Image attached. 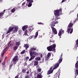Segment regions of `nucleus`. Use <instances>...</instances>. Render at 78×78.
Masks as SVG:
<instances>
[{
	"label": "nucleus",
	"mask_w": 78,
	"mask_h": 78,
	"mask_svg": "<svg viewBox=\"0 0 78 78\" xmlns=\"http://www.w3.org/2000/svg\"><path fill=\"white\" fill-rule=\"evenodd\" d=\"M54 14L55 16V21H52L50 25L52 27H55V24L58 23V21H56L57 20L60 19V17H59V16L60 15H62V9L61 8H60V9L55 10L54 11Z\"/></svg>",
	"instance_id": "nucleus-1"
},
{
	"label": "nucleus",
	"mask_w": 78,
	"mask_h": 78,
	"mask_svg": "<svg viewBox=\"0 0 78 78\" xmlns=\"http://www.w3.org/2000/svg\"><path fill=\"white\" fill-rule=\"evenodd\" d=\"M9 30L7 31L6 34H9L10 32H11V31H12V34H15L17 32V31H18V30H19V27H18V26H14V27L11 26L9 27Z\"/></svg>",
	"instance_id": "nucleus-2"
},
{
	"label": "nucleus",
	"mask_w": 78,
	"mask_h": 78,
	"mask_svg": "<svg viewBox=\"0 0 78 78\" xmlns=\"http://www.w3.org/2000/svg\"><path fill=\"white\" fill-rule=\"evenodd\" d=\"M33 50H36V48H35L34 46L33 47V48H32L31 49H30L29 50L30 55V56H31L29 60V61L33 60L36 56V52H33Z\"/></svg>",
	"instance_id": "nucleus-3"
},
{
	"label": "nucleus",
	"mask_w": 78,
	"mask_h": 78,
	"mask_svg": "<svg viewBox=\"0 0 78 78\" xmlns=\"http://www.w3.org/2000/svg\"><path fill=\"white\" fill-rule=\"evenodd\" d=\"M51 27L52 31L53 32V33L52 31H51L50 32L49 37L51 38L53 37V36L55 35V34H57V30H56V28H55L53 27H52L53 26H51Z\"/></svg>",
	"instance_id": "nucleus-4"
},
{
	"label": "nucleus",
	"mask_w": 78,
	"mask_h": 78,
	"mask_svg": "<svg viewBox=\"0 0 78 78\" xmlns=\"http://www.w3.org/2000/svg\"><path fill=\"white\" fill-rule=\"evenodd\" d=\"M59 63H57L55 66L53 68V69H53L52 67H51L49 69V70L48 71L47 74L48 75H49V74H51V73H53V70H55V69H56V68H57V67H59Z\"/></svg>",
	"instance_id": "nucleus-5"
},
{
	"label": "nucleus",
	"mask_w": 78,
	"mask_h": 78,
	"mask_svg": "<svg viewBox=\"0 0 78 78\" xmlns=\"http://www.w3.org/2000/svg\"><path fill=\"white\" fill-rule=\"evenodd\" d=\"M56 48V44H54L53 45H51L49 47H47V49L48 51H51L53 50L54 51L55 50Z\"/></svg>",
	"instance_id": "nucleus-6"
},
{
	"label": "nucleus",
	"mask_w": 78,
	"mask_h": 78,
	"mask_svg": "<svg viewBox=\"0 0 78 78\" xmlns=\"http://www.w3.org/2000/svg\"><path fill=\"white\" fill-rule=\"evenodd\" d=\"M37 68H38L37 69V72L39 73V74L37 76V78H42V76L41 75L42 73V72L41 73V69L39 68V66L37 65L36 67Z\"/></svg>",
	"instance_id": "nucleus-7"
},
{
	"label": "nucleus",
	"mask_w": 78,
	"mask_h": 78,
	"mask_svg": "<svg viewBox=\"0 0 78 78\" xmlns=\"http://www.w3.org/2000/svg\"><path fill=\"white\" fill-rule=\"evenodd\" d=\"M75 68L76 69V71L75 72V78H76V76H77L78 74V61L76 62L75 64Z\"/></svg>",
	"instance_id": "nucleus-8"
},
{
	"label": "nucleus",
	"mask_w": 78,
	"mask_h": 78,
	"mask_svg": "<svg viewBox=\"0 0 78 78\" xmlns=\"http://www.w3.org/2000/svg\"><path fill=\"white\" fill-rule=\"evenodd\" d=\"M73 25V24L70 23H69V24L68 27H67V32L68 33H69L70 32V31L71 30V28L72 27V26Z\"/></svg>",
	"instance_id": "nucleus-9"
},
{
	"label": "nucleus",
	"mask_w": 78,
	"mask_h": 78,
	"mask_svg": "<svg viewBox=\"0 0 78 78\" xmlns=\"http://www.w3.org/2000/svg\"><path fill=\"white\" fill-rule=\"evenodd\" d=\"M37 36H38V32H37L35 34V35H32L30 36L29 38H28L27 39H31L33 37H34V39H36L37 38Z\"/></svg>",
	"instance_id": "nucleus-10"
},
{
	"label": "nucleus",
	"mask_w": 78,
	"mask_h": 78,
	"mask_svg": "<svg viewBox=\"0 0 78 78\" xmlns=\"http://www.w3.org/2000/svg\"><path fill=\"white\" fill-rule=\"evenodd\" d=\"M13 61H14L13 64H16L15 61H18V57L17 56H16L14 57L13 59Z\"/></svg>",
	"instance_id": "nucleus-11"
},
{
	"label": "nucleus",
	"mask_w": 78,
	"mask_h": 78,
	"mask_svg": "<svg viewBox=\"0 0 78 78\" xmlns=\"http://www.w3.org/2000/svg\"><path fill=\"white\" fill-rule=\"evenodd\" d=\"M60 75V71H58V73H57L55 75V77H56V78H59V76Z\"/></svg>",
	"instance_id": "nucleus-12"
},
{
	"label": "nucleus",
	"mask_w": 78,
	"mask_h": 78,
	"mask_svg": "<svg viewBox=\"0 0 78 78\" xmlns=\"http://www.w3.org/2000/svg\"><path fill=\"white\" fill-rule=\"evenodd\" d=\"M64 30H63L62 29H60L59 30V31L58 33V36H61L62 34H63L64 32Z\"/></svg>",
	"instance_id": "nucleus-13"
},
{
	"label": "nucleus",
	"mask_w": 78,
	"mask_h": 78,
	"mask_svg": "<svg viewBox=\"0 0 78 78\" xmlns=\"http://www.w3.org/2000/svg\"><path fill=\"white\" fill-rule=\"evenodd\" d=\"M33 2H27V3L26 4V5H27V6L28 7H31V6H32V3Z\"/></svg>",
	"instance_id": "nucleus-14"
},
{
	"label": "nucleus",
	"mask_w": 78,
	"mask_h": 78,
	"mask_svg": "<svg viewBox=\"0 0 78 78\" xmlns=\"http://www.w3.org/2000/svg\"><path fill=\"white\" fill-rule=\"evenodd\" d=\"M7 50V48H5L2 52V53L1 55V56H3L4 55V53L6 52V51Z\"/></svg>",
	"instance_id": "nucleus-15"
},
{
	"label": "nucleus",
	"mask_w": 78,
	"mask_h": 78,
	"mask_svg": "<svg viewBox=\"0 0 78 78\" xmlns=\"http://www.w3.org/2000/svg\"><path fill=\"white\" fill-rule=\"evenodd\" d=\"M62 55H61V57H60V59L58 60V62L59 64H60V63H61V62H62Z\"/></svg>",
	"instance_id": "nucleus-16"
},
{
	"label": "nucleus",
	"mask_w": 78,
	"mask_h": 78,
	"mask_svg": "<svg viewBox=\"0 0 78 78\" xmlns=\"http://www.w3.org/2000/svg\"><path fill=\"white\" fill-rule=\"evenodd\" d=\"M4 14V12H1L0 13V19H3V14Z\"/></svg>",
	"instance_id": "nucleus-17"
},
{
	"label": "nucleus",
	"mask_w": 78,
	"mask_h": 78,
	"mask_svg": "<svg viewBox=\"0 0 78 78\" xmlns=\"http://www.w3.org/2000/svg\"><path fill=\"white\" fill-rule=\"evenodd\" d=\"M28 25H26V26H24L22 27L23 30V31H24V30H26V29H27V28H28Z\"/></svg>",
	"instance_id": "nucleus-18"
},
{
	"label": "nucleus",
	"mask_w": 78,
	"mask_h": 78,
	"mask_svg": "<svg viewBox=\"0 0 78 78\" xmlns=\"http://www.w3.org/2000/svg\"><path fill=\"white\" fill-rule=\"evenodd\" d=\"M34 65L35 66H37L38 64V61H35L34 63Z\"/></svg>",
	"instance_id": "nucleus-19"
},
{
	"label": "nucleus",
	"mask_w": 78,
	"mask_h": 78,
	"mask_svg": "<svg viewBox=\"0 0 78 78\" xmlns=\"http://www.w3.org/2000/svg\"><path fill=\"white\" fill-rule=\"evenodd\" d=\"M36 61H41V57H36L35 58Z\"/></svg>",
	"instance_id": "nucleus-20"
},
{
	"label": "nucleus",
	"mask_w": 78,
	"mask_h": 78,
	"mask_svg": "<svg viewBox=\"0 0 78 78\" xmlns=\"http://www.w3.org/2000/svg\"><path fill=\"white\" fill-rule=\"evenodd\" d=\"M16 45L17 46H18V45H20V41H17L16 42Z\"/></svg>",
	"instance_id": "nucleus-21"
},
{
	"label": "nucleus",
	"mask_w": 78,
	"mask_h": 78,
	"mask_svg": "<svg viewBox=\"0 0 78 78\" xmlns=\"http://www.w3.org/2000/svg\"><path fill=\"white\" fill-rule=\"evenodd\" d=\"M24 47L26 48V49H27V48H28L29 47V45H28L27 44H24Z\"/></svg>",
	"instance_id": "nucleus-22"
},
{
	"label": "nucleus",
	"mask_w": 78,
	"mask_h": 78,
	"mask_svg": "<svg viewBox=\"0 0 78 78\" xmlns=\"http://www.w3.org/2000/svg\"><path fill=\"white\" fill-rule=\"evenodd\" d=\"M27 3H28L29 2L33 3V1L32 0H27Z\"/></svg>",
	"instance_id": "nucleus-23"
},
{
	"label": "nucleus",
	"mask_w": 78,
	"mask_h": 78,
	"mask_svg": "<svg viewBox=\"0 0 78 78\" xmlns=\"http://www.w3.org/2000/svg\"><path fill=\"white\" fill-rule=\"evenodd\" d=\"M15 11H16V9H15L14 8H13L11 10V12L13 13L14 12H15Z\"/></svg>",
	"instance_id": "nucleus-24"
},
{
	"label": "nucleus",
	"mask_w": 78,
	"mask_h": 78,
	"mask_svg": "<svg viewBox=\"0 0 78 78\" xmlns=\"http://www.w3.org/2000/svg\"><path fill=\"white\" fill-rule=\"evenodd\" d=\"M27 33H28V31H27V30H25V32L24 33V35H25V36L28 35V34H27Z\"/></svg>",
	"instance_id": "nucleus-25"
},
{
	"label": "nucleus",
	"mask_w": 78,
	"mask_h": 78,
	"mask_svg": "<svg viewBox=\"0 0 78 78\" xmlns=\"http://www.w3.org/2000/svg\"><path fill=\"white\" fill-rule=\"evenodd\" d=\"M17 48H18V47L17 46H15L14 48H13V49L14 50H16L17 49Z\"/></svg>",
	"instance_id": "nucleus-26"
},
{
	"label": "nucleus",
	"mask_w": 78,
	"mask_h": 78,
	"mask_svg": "<svg viewBox=\"0 0 78 78\" xmlns=\"http://www.w3.org/2000/svg\"><path fill=\"white\" fill-rule=\"evenodd\" d=\"M22 72L23 73H25V72H26V69H22Z\"/></svg>",
	"instance_id": "nucleus-27"
},
{
	"label": "nucleus",
	"mask_w": 78,
	"mask_h": 78,
	"mask_svg": "<svg viewBox=\"0 0 78 78\" xmlns=\"http://www.w3.org/2000/svg\"><path fill=\"white\" fill-rule=\"evenodd\" d=\"M72 32H73V28H71V31L70 32V34H72Z\"/></svg>",
	"instance_id": "nucleus-28"
},
{
	"label": "nucleus",
	"mask_w": 78,
	"mask_h": 78,
	"mask_svg": "<svg viewBox=\"0 0 78 78\" xmlns=\"http://www.w3.org/2000/svg\"><path fill=\"white\" fill-rule=\"evenodd\" d=\"M47 56L48 58H49L50 56V53L49 52L48 53L47 55Z\"/></svg>",
	"instance_id": "nucleus-29"
},
{
	"label": "nucleus",
	"mask_w": 78,
	"mask_h": 78,
	"mask_svg": "<svg viewBox=\"0 0 78 78\" xmlns=\"http://www.w3.org/2000/svg\"><path fill=\"white\" fill-rule=\"evenodd\" d=\"M25 52V50H23V51L21 52V54H23Z\"/></svg>",
	"instance_id": "nucleus-30"
},
{
	"label": "nucleus",
	"mask_w": 78,
	"mask_h": 78,
	"mask_svg": "<svg viewBox=\"0 0 78 78\" xmlns=\"http://www.w3.org/2000/svg\"><path fill=\"white\" fill-rule=\"evenodd\" d=\"M37 23L38 25H44V23Z\"/></svg>",
	"instance_id": "nucleus-31"
},
{
	"label": "nucleus",
	"mask_w": 78,
	"mask_h": 78,
	"mask_svg": "<svg viewBox=\"0 0 78 78\" xmlns=\"http://www.w3.org/2000/svg\"><path fill=\"white\" fill-rule=\"evenodd\" d=\"M29 59V57H27L26 58V60H28V59Z\"/></svg>",
	"instance_id": "nucleus-32"
},
{
	"label": "nucleus",
	"mask_w": 78,
	"mask_h": 78,
	"mask_svg": "<svg viewBox=\"0 0 78 78\" xmlns=\"http://www.w3.org/2000/svg\"><path fill=\"white\" fill-rule=\"evenodd\" d=\"M77 18H76V20H78V13L77 15Z\"/></svg>",
	"instance_id": "nucleus-33"
},
{
	"label": "nucleus",
	"mask_w": 78,
	"mask_h": 78,
	"mask_svg": "<svg viewBox=\"0 0 78 78\" xmlns=\"http://www.w3.org/2000/svg\"><path fill=\"white\" fill-rule=\"evenodd\" d=\"M64 2H66V0H62L61 2V3H64Z\"/></svg>",
	"instance_id": "nucleus-34"
},
{
	"label": "nucleus",
	"mask_w": 78,
	"mask_h": 78,
	"mask_svg": "<svg viewBox=\"0 0 78 78\" xmlns=\"http://www.w3.org/2000/svg\"><path fill=\"white\" fill-rule=\"evenodd\" d=\"M19 78V76L17 75L15 77V78Z\"/></svg>",
	"instance_id": "nucleus-35"
},
{
	"label": "nucleus",
	"mask_w": 78,
	"mask_h": 78,
	"mask_svg": "<svg viewBox=\"0 0 78 78\" xmlns=\"http://www.w3.org/2000/svg\"><path fill=\"white\" fill-rule=\"evenodd\" d=\"M48 57H47V58L46 59H45V61H47V60H48Z\"/></svg>",
	"instance_id": "nucleus-36"
},
{
	"label": "nucleus",
	"mask_w": 78,
	"mask_h": 78,
	"mask_svg": "<svg viewBox=\"0 0 78 78\" xmlns=\"http://www.w3.org/2000/svg\"><path fill=\"white\" fill-rule=\"evenodd\" d=\"M25 4V2H24L22 4V5L23 6V5H24Z\"/></svg>",
	"instance_id": "nucleus-37"
},
{
	"label": "nucleus",
	"mask_w": 78,
	"mask_h": 78,
	"mask_svg": "<svg viewBox=\"0 0 78 78\" xmlns=\"http://www.w3.org/2000/svg\"><path fill=\"white\" fill-rule=\"evenodd\" d=\"M26 73L27 74H28V73H30V71H28L27 72H26Z\"/></svg>",
	"instance_id": "nucleus-38"
},
{
	"label": "nucleus",
	"mask_w": 78,
	"mask_h": 78,
	"mask_svg": "<svg viewBox=\"0 0 78 78\" xmlns=\"http://www.w3.org/2000/svg\"><path fill=\"white\" fill-rule=\"evenodd\" d=\"M24 64L25 66H27V63L26 62H25Z\"/></svg>",
	"instance_id": "nucleus-39"
},
{
	"label": "nucleus",
	"mask_w": 78,
	"mask_h": 78,
	"mask_svg": "<svg viewBox=\"0 0 78 78\" xmlns=\"http://www.w3.org/2000/svg\"><path fill=\"white\" fill-rule=\"evenodd\" d=\"M25 78H28V76H25Z\"/></svg>",
	"instance_id": "nucleus-40"
},
{
	"label": "nucleus",
	"mask_w": 78,
	"mask_h": 78,
	"mask_svg": "<svg viewBox=\"0 0 78 78\" xmlns=\"http://www.w3.org/2000/svg\"><path fill=\"white\" fill-rule=\"evenodd\" d=\"M40 57L41 58H42V54H41L40 55Z\"/></svg>",
	"instance_id": "nucleus-41"
},
{
	"label": "nucleus",
	"mask_w": 78,
	"mask_h": 78,
	"mask_svg": "<svg viewBox=\"0 0 78 78\" xmlns=\"http://www.w3.org/2000/svg\"><path fill=\"white\" fill-rule=\"evenodd\" d=\"M3 35H4V34H3L2 35V39H3L4 38V37H3Z\"/></svg>",
	"instance_id": "nucleus-42"
},
{
	"label": "nucleus",
	"mask_w": 78,
	"mask_h": 78,
	"mask_svg": "<svg viewBox=\"0 0 78 78\" xmlns=\"http://www.w3.org/2000/svg\"><path fill=\"white\" fill-rule=\"evenodd\" d=\"M29 31H31V29H29Z\"/></svg>",
	"instance_id": "nucleus-43"
},
{
	"label": "nucleus",
	"mask_w": 78,
	"mask_h": 78,
	"mask_svg": "<svg viewBox=\"0 0 78 78\" xmlns=\"http://www.w3.org/2000/svg\"><path fill=\"white\" fill-rule=\"evenodd\" d=\"M2 65H5V63H2Z\"/></svg>",
	"instance_id": "nucleus-44"
},
{
	"label": "nucleus",
	"mask_w": 78,
	"mask_h": 78,
	"mask_svg": "<svg viewBox=\"0 0 78 78\" xmlns=\"http://www.w3.org/2000/svg\"><path fill=\"white\" fill-rule=\"evenodd\" d=\"M5 10H4V11H3V12H4H4H5Z\"/></svg>",
	"instance_id": "nucleus-45"
},
{
	"label": "nucleus",
	"mask_w": 78,
	"mask_h": 78,
	"mask_svg": "<svg viewBox=\"0 0 78 78\" xmlns=\"http://www.w3.org/2000/svg\"><path fill=\"white\" fill-rule=\"evenodd\" d=\"M50 42H53V41H51V40H50Z\"/></svg>",
	"instance_id": "nucleus-46"
},
{
	"label": "nucleus",
	"mask_w": 78,
	"mask_h": 78,
	"mask_svg": "<svg viewBox=\"0 0 78 78\" xmlns=\"http://www.w3.org/2000/svg\"><path fill=\"white\" fill-rule=\"evenodd\" d=\"M53 51H54V50H53ZM55 52H56V51H55V50L54 51V52L55 53Z\"/></svg>",
	"instance_id": "nucleus-47"
},
{
	"label": "nucleus",
	"mask_w": 78,
	"mask_h": 78,
	"mask_svg": "<svg viewBox=\"0 0 78 78\" xmlns=\"http://www.w3.org/2000/svg\"><path fill=\"white\" fill-rule=\"evenodd\" d=\"M1 62H2V60H0V63H1Z\"/></svg>",
	"instance_id": "nucleus-48"
},
{
	"label": "nucleus",
	"mask_w": 78,
	"mask_h": 78,
	"mask_svg": "<svg viewBox=\"0 0 78 78\" xmlns=\"http://www.w3.org/2000/svg\"><path fill=\"white\" fill-rule=\"evenodd\" d=\"M0 0L1 2H2V1H3V0Z\"/></svg>",
	"instance_id": "nucleus-49"
},
{
	"label": "nucleus",
	"mask_w": 78,
	"mask_h": 78,
	"mask_svg": "<svg viewBox=\"0 0 78 78\" xmlns=\"http://www.w3.org/2000/svg\"><path fill=\"white\" fill-rule=\"evenodd\" d=\"M77 7H78V4L77 5Z\"/></svg>",
	"instance_id": "nucleus-50"
},
{
	"label": "nucleus",
	"mask_w": 78,
	"mask_h": 78,
	"mask_svg": "<svg viewBox=\"0 0 78 78\" xmlns=\"http://www.w3.org/2000/svg\"><path fill=\"white\" fill-rule=\"evenodd\" d=\"M50 76H48V77H50Z\"/></svg>",
	"instance_id": "nucleus-51"
},
{
	"label": "nucleus",
	"mask_w": 78,
	"mask_h": 78,
	"mask_svg": "<svg viewBox=\"0 0 78 78\" xmlns=\"http://www.w3.org/2000/svg\"><path fill=\"white\" fill-rule=\"evenodd\" d=\"M52 20H53V19H52Z\"/></svg>",
	"instance_id": "nucleus-52"
},
{
	"label": "nucleus",
	"mask_w": 78,
	"mask_h": 78,
	"mask_svg": "<svg viewBox=\"0 0 78 78\" xmlns=\"http://www.w3.org/2000/svg\"><path fill=\"white\" fill-rule=\"evenodd\" d=\"M43 61H44V58H43Z\"/></svg>",
	"instance_id": "nucleus-53"
},
{
	"label": "nucleus",
	"mask_w": 78,
	"mask_h": 78,
	"mask_svg": "<svg viewBox=\"0 0 78 78\" xmlns=\"http://www.w3.org/2000/svg\"><path fill=\"white\" fill-rule=\"evenodd\" d=\"M60 38H61V37H60Z\"/></svg>",
	"instance_id": "nucleus-54"
},
{
	"label": "nucleus",
	"mask_w": 78,
	"mask_h": 78,
	"mask_svg": "<svg viewBox=\"0 0 78 78\" xmlns=\"http://www.w3.org/2000/svg\"><path fill=\"white\" fill-rule=\"evenodd\" d=\"M6 57H5V59H6Z\"/></svg>",
	"instance_id": "nucleus-55"
},
{
	"label": "nucleus",
	"mask_w": 78,
	"mask_h": 78,
	"mask_svg": "<svg viewBox=\"0 0 78 78\" xmlns=\"http://www.w3.org/2000/svg\"><path fill=\"white\" fill-rule=\"evenodd\" d=\"M67 0H66V1H67Z\"/></svg>",
	"instance_id": "nucleus-56"
},
{
	"label": "nucleus",
	"mask_w": 78,
	"mask_h": 78,
	"mask_svg": "<svg viewBox=\"0 0 78 78\" xmlns=\"http://www.w3.org/2000/svg\"><path fill=\"white\" fill-rule=\"evenodd\" d=\"M10 45H11V44H10Z\"/></svg>",
	"instance_id": "nucleus-57"
},
{
	"label": "nucleus",
	"mask_w": 78,
	"mask_h": 78,
	"mask_svg": "<svg viewBox=\"0 0 78 78\" xmlns=\"http://www.w3.org/2000/svg\"><path fill=\"white\" fill-rule=\"evenodd\" d=\"M12 0V1L13 0Z\"/></svg>",
	"instance_id": "nucleus-58"
}]
</instances>
